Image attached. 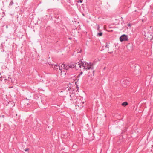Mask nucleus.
<instances>
[{
  "label": "nucleus",
  "instance_id": "obj_3",
  "mask_svg": "<svg viewBox=\"0 0 153 153\" xmlns=\"http://www.w3.org/2000/svg\"><path fill=\"white\" fill-rule=\"evenodd\" d=\"M114 47V46L110 44H107L106 45V48H107L108 49V51H109V53H111L113 51V48Z\"/></svg>",
  "mask_w": 153,
  "mask_h": 153
},
{
  "label": "nucleus",
  "instance_id": "obj_9",
  "mask_svg": "<svg viewBox=\"0 0 153 153\" xmlns=\"http://www.w3.org/2000/svg\"><path fill=\"white\" fill-rule=\"evenodd\" d=\"M56 67H59V70L61 71V73H62V71H61V70L62 69V68L61 67V65H58V64H56Z\"/></svg>",
  "mask_w": 153,
  "mask_h": 153
},
{
  "label": "nucleus",
  "instance_id": "obj_10",
  "mask_svg": "<svg viewBox=\"0 0 153 153\" xmlns=\"http://www.w3.org/2000/svg\"><path fill=\"white\" fill-rule=\"evenodd\" d=\"M8 81L9 82L10 81H12V80H11V78L10 77V75H9V76H8Z\"/></svg>",
  "mask_w": 153,
  "mask_h": 153
},
{
  "label": "nucleus",
  "instance_id": "obj_11",
  "mask_svg": "<svg viewBox=\"0 0 153 153\" xmlns=\"http://www.w3.org/2000/svg\"><path fill=\"white\" fill-rule=\"evenodd\" d=\"M14 3L13 1V0H11V1L10 2L9 5L10 6H12L13 4Z\"/></svg>",
  "mask_w": 153,
  "mask_h": 153
},
{
  "label": "nucleus",
  "instance_id": "obj_1",
  "mask_svg": "<svg viewBox=\"0 0 153 153\" xmlns=\"http://www.w3.org/2000/svg\"><path fill=\"white\" fill-rule=\"evenodd\" d=\"M76 109H81L85 106V100L82 97H79L76 99L75 101Z\"/></svg>",
  "mask_w": 153,
  "mask_h": 153
},
{
  "label": "nucleus",
  "instance_id": "obj_13",
  "mask_svg": "<svg viewBox=\"0 0 153 153\" xmlns=\"http://www.w3.org/2000/svg\"><path fill=\"white\" fill-rule=\"evenodd\" d=\"M57 67H56V65H54V67L53 68L54 70H56V69H58V68H57Z\"/></svg>",
  "mask_w": 153,
  "mask_h": 153
},
{
  "label": "nucleus",
  "instance_id": "obj_18",
  "mask_svg": "<svg viewBox=\"0 0 153 153\" xmlns=\"http://www.w3.org/2000/svg\"><path fill=\"white\" fill-rule=\"evenodd\" d=\"M82 72H81L79 74V76H80V75H82Z\"/></svg>",
  "mask_w": 153,
  "mask_h": 153
},
{
  "label": "nucleus",
  "instance_id": "obj_8",
  "mask_svg": "<svg viewBox=\"0 0 153 153\" xmlns=\"http://www.w3.org/2000/svg\"><path fill=\"white\" fill-rule=\"evenodd\" d=\"M149 32H147V33H145V37H146L147 38H150V36H151V35H150V34H149Z\"/></svg>",
  "mask_w": 153,
  "mask_h": 153
},
{
  "label": "nucleus",
  "instance_id": "obj_19",
  "mask_svg": "<svg viewBox=\"0 0 153 153\" xmlns=\"http://www.w3.org/2000/svg\"><path fill=\"white\" fill-rule=\"evenodd\" d=\"M128 26H130V27L131 26V24H128Z\"/></svg>",
  "mask_w": 153,
  "mask_h": 153
},
{
  "label": "nucleus",
  "instance_id": "obj_5",
  "mask_svg": "<svg viewBox=\"0 0 153 153\" xmlns=\"http://www.w3.org/2000/svg\"><path fill=\"white\" fill-rule=\"evenodd\" d=\"M120 40L121 42L127 41L128 40V37L125 35H123L120 37Z\"/></svg>",
  "mask_w": 153,
  "mask_h": 153
},
{
  "label": "nucleus",
  "instance_id": "obj_20",
  "mask_svg": "<svg viewBox=\"0 0 153 153\" xmlns=\"http://www.w3.org/2000/svg\"><path fill=\"white\" fill-rule=\"evenodd\" d=\"M81 51V50L80 49V51H79V52H77V53H80Z\"/></svg>",
  "mask_w": 153,
  "mask_h": 153
},
{
  "label": "nucleus",
  "instance_id": "obj_14",
  "mask_svg": "<svg viewBox=\"0 0 153 153\" xmlns=\"http://www.w3.org/2000/svg\"><path fill=\"white\" fill-rule=\"evenodd\" d=\"M82 0H79L78 1V3H82Z\"/></svg>",
  "mask_w": 153,
  "mask_h": 153
},
{
  "label": "nucleus",
  "instance_id": "obj_4",
  "mask_svg": "<svg viewBox=\"0 0 153 153\" xmlns=\"http://www.w3.org/2000/svg\"><path fill=\"white\" fill-rule=\"evenodd\" d=\"M88 65L87 66H85V67H86L87 68H85V69H91L92 71L93 70L94 68L93 67V64H92L91 62H89V63H87Z\"/></svg>",
  "mask_w": 153,
  "mask_h": 153
},
{
  "label": "nucleus",
  "instance_id": "obj_6",
  "mask_svg": "<svg viewBox=\"0 0 153 153\" xmlns=\"http://www.w3.org/2000/svg\"><path fill=\"white\" fill-rule=\"evenodd\" d=\"M69 65H65L64 64H62L61 65V67L62 69L63 68L65 70H68L70 68L69 67H68Z\"/></svg>",
  "mask_w": 153,
  "mask_h": 153
},
{
  "label": "nucleus",
  "instance_id": "obj_21",
  "mask_svg": "<svg viewBox=\"0 0 153 153\" xmlns=\"http://www.w3.org/2000/svg\"><path fill=\"white\" fill-rule=\"evenodd\" d=\"M1 73H0V75H1Z\"/></svg>",
  "mask_w": 153,
  "mask_h": 153
},
{
  "label": "nucleus",
  "instance_id": "obj_12",
  "mask_svg": "<svg viewBox=\"0 0 153 153\" xmlns=\"http://www.w3.org/2000/svg\"><path fill=\"white\" fill-rule=\"evenodd\" d=\"M122 105H123L126 106L128 105V103L126 102H124L122 104Z\"/></svg>",
  "mask_w": 153,
  "mask_h": 153
},
{
  "label": "nucleus",
  "instance_id": "obj_2",
  "mask_svg": "<svg viewBox=\"0 0 153 153\" xmlns=\"http://www.w3.org/2000/svg\"><path fill=\"white\" fill-rule=\"evenodd\" d=\"M86 64L85 63V64L84 63H76L75 64H74L72 65H70L68 67H69L70 68H74L76 70H79V69H81L82 68L83 69L85 70V68H86V67H85V65H86Z\"/></svg>",
  "mask_w": 153,
  "mask_h": 153
},
{
  "label": "nucleus",
  "instance_id": "obj_15",
  "mask_svg": "<svg viewBox=\"0 0 153 153\" xmlns=\"http://www.w3.org/2000/svg\"><path fill=\"white\" fill-rule=\"evenodd\" d=\"M97 30H99V31H100V27H99V26L98 25V27H97Z\"/></svg>",
  "mask_w": 153,
  "mask_h": 153
},
{
  "label": "nucleus",
  "instance_id": "obj_16",
  "mask_svg": "<svg viewBox=\"0 0 153 153\" xmlns=\"http://www.w3.org/2000/svg\"><path fill=\"white\" fill-rule=\"evenodd\" d=\"M28 150V149L27 148H26L25 149V151H27Z\"/></svg>",
  "mask_w": 153,
  "mask_h": 153
},
{
  "label": "nucleus",
  "instance_id": "obj_7",
  "mask_svg": "<svg viewBox=\"0 0 153 153\" xmlns=\"http://www.w3.org/2000/svg\"><path fill=\"white\" fill-rule=\"evenodd\" d=\"M103 35V33L102 31H99V32L97 33V37H101Z\"/></svg>",
  "mask_w": 153,
  "mask_h": 153
},
{
  "label": "nucleus",
  "instance_id": "obj_22",
  "mask_svg": "<svg viewBox=\"0 0 153 153\" xmlns=\"http://www.w3.org/2000/svg\"><path fill=\"white\" fill-rule=\"evenodd\" d=\"M65 74H66V73H65Z\"/></svg>",
  "mask_w": 153,
  "mask_h": 153
},
{
  "label": "nucleus",
  "instance_id": "obj_17",
  "mask_svg": "<svg viewBox=\"0 0 153 153\" xmlns=\"http://www.w3.org/2000/svg\"><path fill=\"white\" fill-rule=\"evenodd\" d=\"M93 73V75H94V74L95 72V71L94 70L92 71Z\"/></svg>",
  "mask_w": 153,
  "mask_h": 153
}]
</instances>
